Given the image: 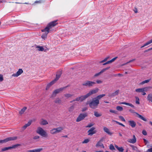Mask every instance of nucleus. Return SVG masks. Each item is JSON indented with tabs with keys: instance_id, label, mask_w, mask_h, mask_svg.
I'll return each mask as SVG.
<instances>
[{
	"instance_id": "nucleus-5",
	"label": "nucleus",
	"mask_w": 152,
	"mask_h": 152,
	"mask_svg": "<svg viewBox=\"0 0 152 152\" xmlns=\"http://www.w3.org/2000/svg\"><path fill=\"white\" fill-rule=\"evenodd\" d=\"M18 137L16 136L7 137L3 140H0V144L6 143L10 141L15 140Z\"/></svg>"
},
{
	"instance_id": "nucleus-32",
	"label": "nucleus",
	"mask_w": 152,
	"mask_h": 152,
	"mask_svg": "<svg viewBox=\"0 0 152 152\" xmlns=\"http://www.w3.org/2000/svg\"><path fill=\"white\" fill-rule=\"evenodd\" d=\"M39 139L40 137L37 135L33 137V139L35 140L36 142L39 141Z\"/></svg>"
},
{
	"instance_id": "nucleus-36",
	"label": "nucleus",
	"mask_w": 152,
	"mask_h": 152,
	"mask_svg": "<svg viewBox=\"0 0 152 152\" xmlns=\"http://www.w3.org/2000/svg\"><path fill=\"white\" fill-rule=\"evenodd\" d=\"M150 80H151V79H148V80H144V81L142 82L141 83H140V84L141 85H142L145 83H148L149 82Z\"/></svg>"
},
{
	"instance_id": "nucleus-17",
	"label": "nucleus",
	"mask_w": 152,
	"mask_h": 152,
	"mask_svg": "<svg viewBox=\"0 0 152 152\" xmlns=\"http://www.w3.org/2000/svg\"><path fill=\"white\" fill-rule=\"evenodd\" d=\"M62 72L61 71H59L57 72L56 74V77L55 79L54 80L56 82L60 77L61 76V75Z\"/></svg>"
},
{
	"instance_id": "nucleus-33",
	"label": "nucleus",
	"mask_w": 152,
	"mask_h": 152,
	"mask_svg": "<svg viewBox=\"0 0 152 152\" xmlns=\"http://www.w3.org/2000/svg\"><path fill=\"white\" fill-rule=\"evenodd\" d=\"M147 99L149 101H151L152 100V94H149L147 96Z\"/></svg>"
},
{
	"instance_id": "nucleus-55",
	"label": "nucleus",
	"mask_w": 152,
	"mask_h": 152,
	"mask_svg": "<svg viewBox=\"0 0 152 152\" xmlns=\"http://www.w3.org/2000/svg\"><path fill=\"white\" fill-rule=\"evenodd\" d=\"M146 152H152V148L148 149Z\"/></svg>"
},
{
	"instance_id": "nucleus-24",
	"label": "nucleus",
	"mask_w": 152,
	"mask_h": 152,
	"mask_svg": "<svg viewBox=\"0 0 152 152\" xmlns=\"http://www.w3.org/2000/svg\"><path fill=\"white\" fill-rule=\"evenodd\" d=\"M55 129L57 134L61 132L64 128L62 127H58L55 128Z\"/></svg>"
},
{
	"instance_id": "nucleus-39",
	"label": "nucleus",
	"mask_w": 152,
	"mask_h": 152,
	"mask_svg": "<svg viewBox=\"0 0 152 152\" xmlns=\"http://www.w3.org/2000/svg\"><path fill=\"white\" fill-rule=\"evenodd\" d=\"M54 102L56 103H60L61 102V101L59 98H57L54 101Z\"/></svg>"
},
{
	"instance_id": "nucleus-47",
	"label": "nucleus",
	"mask_w": 152,
	"mask_h": 152,
	"mask_svg": "<svg viewBox=\"0 0 152 152\" xmlns=\"http://www.w3.org/2000/svg\"><path fill=\"white\" fill-rule=\"evenodd\" d=\"M94 125V124L92 123H90L87 126H86V127H91L92 126H93Z\"/></svg>"
},
{
	"instance_id": "nucleus-57",
	"label": "nucleus",
	"mask_w": 152,
	"mask_h": 152,
	"mask_svg": "<svg viewBox=\"0 0 152 152\" xmlns=\"http://www.w3.org/2000/svg\"><path fill=\"white\" fill-rule=\"evenodd\" d=\"M87 110V108L86 107H84L82 109V112H84L86 110Z\"/></svg>"
},
{
	"instance_id": "nucleus-25",
	"label": "nucleus",
	"mask_w": 152,
	"mask_h": 152,
	"mask_svg": "<svg viewBox=\"0 0 152 152\" xmlns=\"http://www.w3.org/2000/svg\"><path fill=\"white\" fill-rule=\"evenodd\" d=\"M35 48L37 49V50L38 51H43L44 50V48L42 46L36 45Z\"/></svg>"
},
{
	"instance_id": "nucleus-23",
	"label": "nucleus",
	"mask_w": 152,
	"mask_h": 152,
	"mask_svg": "<svg viewBox=\"0 0 152 152\" xmlns=\"http://www.w3.org/2000/svg\"><path fill=\"white\" fill-rule=\"evenodd\" d=\"M129 125L131 126L132 127H134L136 125V123L133 121H129Z\"/></svg>"
},
{
	"instance_id": "nucleus-28",
	"label": "nucleus",
	"mask_w": 152,
	"mask_h": 152,
	"mask_svg": "<svg viewBox=\"0 0 152 152\" xmlns=\"http://www.w3.org/2000/svg\"><path fill=\"white\" fill-rule=\"evenodd\" d=\"M27 109V107H23L19 112V114L21 115L23 114L26 111Z\"/></svg>"
},
{
	"instance_id": "nucleus-6",
	"label": "nucleus",
	"mask_w": 152,
	"mask_h": 152,
	"mask_svg": "<svg viewBox=\"0 0 152 152\" xmlns=\"http://www.w3.org/2000/svg\"><path fill=\"white\" fill-rule=\"evenodd\" d=\"M96 84V83L89 80H86L82 83V85L88 87L93 86Z\"/></svg>"
},
{
	"instance_id": "nucleus-21",
	"label": "nucleus",
	"mask_w": 152,
	"mask_h": 152,
	"mask_svg": "<svg viewBox=\"0 0 152 152\" xmlns=\"http://www.w3.org/2000/svg\"><path fill=\"white\" fill-rule=\"evenodd\" d=\"M102 140H100L97 143L96 145V146L97 147H101L102 148H104V146L103 145V144L101 142Z\"/></svg>"
},
{
	"instance_id": "nucleus-8",
	"label": "nucleus",
	"mask_w": 152,
	"mask_h": 152,
	"mask_svg": "<svg viewBox=\"0 0 152 152\" xmlns=\"http://www.w3.org/2000/svg\"><path fill=\"white\" fill-rule=\"evenodd\" d=\"M21 145L20 144H17L14 145H12V146L9 147H6L2 148L1 150V152H3L4 151H6L10 149H11L15 148H17L18 146H20Z\"/></svg>"
},
{
	"instance_id": "nucleus-3",
	"label": "nucleus",
	"mask_w": 152,
	"mask_h": 152,
	"mask_svg": "<svg viewBox=\"0 0 152 152\" xmlns=\"http://www.w3.org/2000/svg\"><path fill=\"white\" fill-rule=\"evenodd\" d=\"M36 132L43 137H48V134L47 132L41 127H39L37 128Z\"/></svg>"
},
{
	"instance_id": "nucleus-7",
	"label": "nucleus",
	"mask_w": 152,
	"mask_h": 152,
	"mask_svg": "<svg viewBox=\"0 0 152 152\" xmlns=\"http://www.w3.org/2000/svg\"><path fill=\"white\" fill-rule=\"evenodd\" d=\"M88 97L86 94L85 95H82L80 96L77 97L75 98V99L73 100L72 101L74 102L75 101H77L80 102H82L83 101L85 100Z\"/></svg>"
},
{
	"instance_id": "nucleus-11",
	"label": "nucleus",
	"mask_w": 152,
	"mask_h": 152,
	"mask_svg": "<svg viewBox=\"0 0 152 152\" xmlns=\"http://www.w3.org/2000/svg\"><path fill=\"white\" fill-rule=\"evenodd\" d=\"M95 128L93 127L91 128L88 131V135H92L96 132V131L95 130Z\"/></svg>"
},
{
	"instance_id": "nucleus-2",
	"label": "nucleus",
	"mask_w": 152,
	"mask_h": 152,
	"mask_svg": "<svg viewBox=\"0 0 152 152\" xmlns=\"http://www.w3.org/2000/svg\"><path fill=\"white\" fill-rule=\"evenodd\" d=\"M105 95V94H102L97 96L89 103V107L93 109L96 108L99 104V100Z\"/></svg>"
},
{
	"instance_id": "nucleus-22",
	"label": "nucleus",
	"mask_w": 152,
	"mask_h": 152,
	"mask_svg": "<svg viewBox=\"0 0 152 152\" xmlns=\"http://www.w3.org/2000/svg\"><path fill=\"white\" fill-rule=\"evenodd\" d=\"M103 130L105 132L107 133L110 135H111L113 134V133L110 131L109 129L106 127H104Z\"/></svg>"
},
{
	"instance_id": "nucleus-64",
	"label": "nucleus",
	"mask_w": 152,
	"mask_h": 152,
	"mask_svg": "<svg viewBox=\"0 0 152 152\" xmlns=\"http://www.w3.org/2000/svg\"><path fill=\"white\" fill-rule=\"evenodd\" d=\"M94 152H103V151H95Z\"/></svg>"
},
{
	"instance_id": "nucleus-52",
	"label": "nucleus",
	"mask_w": 152,
	"mask_h": 152,
	"mask_svg": "<svg viewBox=\"0 0 152 152\" xmlns=\"http://www.w3.org/2000/svg\"><path fill=\"white\" fill-rule=\"evenodd\" d=\"M135 60V59H133L132 60H130V61H129L128 62H127V63H126V64H128V63H130Z\"/></svg>"
},
{
	"instance_id": "nucleus-46",
	"label": "nucleus",
	"mask_w": 152,
	"mask_h": 152,
	"mask_svg": "<svg viewBox=\"0 0 152 152\" xmlns=\"http://www.w3.org/2000/svg\"><path fill=\"white\" fill-rule=\"evenodd\" d=\"M3 80V77L2 75L0 74V82H2Z\"/></svg>"
},
{
	"instance_id": "nucleus-15",
	"label": "nucleus",
	"mask_w": 152,
	"mask_h": 152,
	"mask_svg": "<svg viewBox=\"0 0 152 152\" xmlns=\"http://www.w3.org/2000/svg\"><path fill=\"white\" fill-rule=\"evenodd\" d=\"M148 88L146 87L142 88H139L135 90V91L138 93H142L143 91H147Z\"/></svg>"
},
{
	"instance_id": "nucleus-13",
	"label": "nucleus",
	"mask_w": 152,
	"mask_h": 152,
	"mask_svg": "<svg viewBox=\"0 0 152 152\" xmlns=\"http://www.w3.org/2000/svg\"><path fill=\"white\" fill-rule=\"evenodd\" d=\"M23 72V71L22 69H20L16 73L13 74L12 76L14 77H18Z\"/></svg>"
},
{
	"instance_id": "nucleus-56",
	"label": "nucleus",
	"mask_w": 152,
	"mask_h": 152,
	"mask_svg": "<svg viewBox=\"0 0 152 152\" xmlns=\"http://www.w3.org/2000/svg\"><path fill=\"white\" fill-rule=\"evenodd\" d=\"M133 10L135 13H137L138 12L137 9L136 7L134 8V9Z\"/></svg>"
},
{
	"instance_id": "nucleus-60",
	"label": "nucleus",
	"mask_w": 152,
	"mask_h": 152,
	"mask_svg": "<svg viewBox=\"0 0 152 152\" xmlns=\"http://www.w3.org/2000/svg\"><path fill=\"white\" fill-rule=\"evenodd\" d=\"M115 147L117 149H118L119 148V147H118L117 145H115Z\"/></svg>"
},
{
	"instance_id": "nucleus-44",
	"label": "nucleus",
	"mask_w": 152,
	"mask_h": 152,
	"mask_svg": "<svg viewBox=\"0 0 152 152\" xmlns=\"http://www.w3.org/2000/svg\"><path fill=\"white\" fill-rule=\"evenodd\" d=\"M118 58L117 57H115L113 59H112L111 60L109 61L110 62V63L113 62L114 61H115Z\"/></svg>"
},
{
	"instance_id": "nucleus-19",
	"label": "nucleus",
	"mask_w": 152,
	"mask_h": 152,
	"mask_svg": "<svg viewBox=\"0 0 152 152\" xmlns=\"http://www.w3.org/2000/svg\"><path fill=\"white\" fill-rule=\"evenodd\" d=\"M56 82H55L54 80L51 81L47 85L46 88V90H48L49 88L54 84Z\"/></svg>"
},
{
	"instance_id": "nucleus-35",
	"label": "nucleus",
	"mask_w": 152,
	"mask_h": 152,
	"mask_svg": "<svg viewBox=\"0 0 152 152\" xmlns=\"http://www.w3.org/2000/svg\"><path fill=\"white\" fill-rule=\"evenodd\" d=\"M135 98L136 99V103L137 104H140L139 98L137 96H136Z\"/></svg>"
},
{
	"instance_id": "nucleus-26",
	"label": "nucleus",
	"mask_w": 152,
	"mask_h": 152,
	"mask_svg": "<svg viewBox=\"0 0 152 152\" xmlns=\"http://www.w3.org/2000/svg\"><path fill=\"white\" fill-rule=\"evenodd\" d=\"M136 113L138 117L139 118H140L141 119L144 121H147V119L145 118L144 117L142 116V115L139 114L138 113Z\"/></svg>"
},
{
	"instance_id": "nucleus-48",
	"label": "nucleus",
	"mask_w": 152,
	"mask_h": 152,
	"mask_svg": "<svg viewBox=\"0 0 152 152\" xmlns=\"http://www.w3.org/2000/svg\"><path fill=\"white\" fill-rule=\"evenodd\" d=\"M74 106L73 105L72 106H71V107L69 108V111H72L73 109H74Z\"/></svg>"
},
{
	"instance_id": "nucleus-27",
	"label": "nucleus",
	"mask_w": 152,
	"mask_h": 152,
	"mask_svg": "<svg viewBox=\"0 0 152 152\" xmlns=\"http://www.w3.org/2000/svg\"><path fill=\"white\" fill-rule=\"evenodd\" d=\"M47 121L45 120H42L40 122V124L41 125H45L48 124Z\"/></svg>"
},
{
	"instance_id": "nucleus-20",
	"label": "nucleus",
	"mask_w": 152,
	"mask_h": 152,
	"mask_svg": "<svg viewBox=\"0 0 152 152\" xmlns=\"http://www.w3.org/2000/svg\"><path fill=\"white\" fill-rule=\"evenodd\" d=\"M42 150H43L42 148H39L33 150H28L26 152H40Z\"/></svg>"
},
{
	"instance_id": "nucleus-34",
	"label": "nucleus",
	"mask_w": 152,
	"mask_h": 152,
	"mask_svg": "<svg viewBox=\"0 0 152 152\" xmlns=\"http://www.w3.org/2000/svg\"><path fill=\"white\" fill-rule=\"evenodd\" d=\"M50 133L52 134H56V131L55 128H53L50 131Z\"/></svg>"
},
{
	"instance_id": "nucleus-62",
	"label": "nucleus",
	"mask_w": 152,
	"mask_h": 152,
	"mask_svg": "<svg viewBox=\"0 0 152 152\" xmlns=\"http://www.w3.org/2000/svg\"><path fill=\"white\" fill-rule=\"evenodd\" d=\"M149 123L152 126V122H151V121H150Z\"/></svg>"
},
{
	"instance_id": "nucleus-18",
	"label": "nucleus",
	"mask_w": 152,
	"mask_h": 152,
	"mask_svg": "<svg viewBox=\"0 0 152 152\" xmlns=\"http://www.w3.org/2000/svg\"><path fill=\"white\" fill-rule=\"evenodd\" d=\"M32 123V121H29L28 122V123L26 124H25L24 126H23L22 128V129L23 130H25L27 127L30 126Z\"/></svg>"
},
{
	"instance_id": "nucleus-49",
	"label": "nucleus",
	"mask_w": 152,
	"mask_h": 152,
	"mask_svg": "<svg viewBox=\"0 0 152 152\" xmlns=\"http://www.w3.org/2000/svg\"><path fill=\"white\" fill-rule=\"evenodd\" d=\"M142 134L144 135H147V132L146 131L144 130L142 131Z\"/></svg>"
},
{
	"instance_id": "nucleus-50",
	"label": "nucleus",
	"mask_w": 152,
	"mask_h": 152,
	"mask_svg": "<svg viewBox=\"0 0 152 152\" xmlns=\"http://www.w3.org/2000/svg\"><path fill=\"white\" fill-rule=\"evenodd\" d=\"M110 112L111 113L115 114H116V112L115 111L112 110H110Z\"/></svg>"
},
{
	"instance_id": "nucleus-63",
	"label": "nucleus",
	"mask_w": 152,
	"mask_h": 152,
	"mask_svg": "<svg viewBox=\"0 0 152 152\" xmlns=\"http://www.w3.org/2000/svg\"><path fill=\"white\" fill-rule=\"evenodd\" d=\"M144 140L145 142H147V141L145 139H144Z\"/></svg>"
},
{
	"instance_id": "nucleus-37",
	"label": "nucleus",
	"mask_w": 152,
	"mask_h": 152,
	"mask_svg": "<svg viewBox=\"0 0 152 152\" xmlns=\"http://www.w3.org/2000/svg\"><path fill=\"white\" fill-rule=\"evenodd\" d=\"M116 109L119 111H122L123 110V108L122 107L118 106L116 107Z\"/></svg>"
},
{
	"instance_id": "nucleus-53",
	"label": "nucleus",
	"mask_w": 152,
	"mask_h": 152,
	"mask_svg": "<svg viewBox=\"0 0 152 152\" xmlns=\"http://www.w3.org/2000/svg\"><path fill=\"white\" fill-rule=\"evenodd\" d=\"M117 124H118L121 125V126H123V127H125V125H124V124H122V123H120L119 122H117Z\"/></svg>"
},
{
	"instance_id": "nucleus-42",
	"label": "nucleus",
	"mask_w": 152,
	"mask_h": 152,
	"mask_svg": "<svg viewBox=\"0 0 152 152\" xmlns=\"http://www.w3.org/2000/svg\"><path fill=\"white\" fill-rule=\"evenodd\" d=\"M119 118L120 119L121 121H124V122H125L126 121H125V119L122 116H119Z\"/></svg>"
},
{
	"instance_id": "nucleus-30",
	"label": "nucleus",
	"mask_w": 152,
	"mask_h": 152,
	"mask_svg": "<svg viewBox=\"0 0 152 152\" xmlns=\"http://www.w3.org/2000/svg\"><path fill=\"white\" fill-rule=\"evenodd\" d=\"M121 104H125L131 106L132 107H134V106L132 104L126 103V102H122L121 103Z\"/></svg>"
},
{
	"instance_id": "nucleus-10",
	"label": "nucleus",
	"mask_w": 152,
	"mask_h": 152,
	"mask_svg": "<svg viewBox=\"0 0 152 152\" xmlns=\"http://www.w3.org/2000/svg\"><path fill=\"white\" fill-rule=\"evenodd\" d=\"M99 89L98 88H95V89H92L89 92L86 94L88 97L91 95L96 94L99 91Z\"/></svg>"
},
{
	"instance_id": "nucleus-29",
	"label": "nucleus",
	"mask_w": 152,
	"mask_h": 152,
	"mask_svg": "<svg viewBox=\"0 0 152 152\" xmlns=\"http://www.w3.org/2000/svg\"><path fill=\"white\" fill-rule=\"evenodd\" d=\"M94 115L96 117H99L102 115L101 113H99L98 112L94 111Z\"/></svg>"
},
{
	"instance_id": "nucleus-61",
	"label": "nucleus",
	"mask_w": 152,
	"mask_h": 152,
	"mask_svg": "<svg viewBox=\"0 0 152 152\" xmlns=\"http://www.w3.org/2000/svg\"><path fill=\"white\" fill-rule=\"evenodd\" d=\"M112 121H113V122H115L116 123H117V122H118V121H115V120H113Z\"/></svg>"
},
{
	"instance_id": "nucleus-16",
	"label": "nucleus",
	"mask_w": 152,
	"mask_h": 152,
	"mask_svg": "<svg viewBox=\"0 0 152 152\" xmlns=\"http://www.w3.org/2000/svg\"><path fill=\"white\" fill-rule=\"evenodd\" d=\"M127 141L128 142L130 143L133 144L135 143L136 142V138L135 136L134 135L133 136V138L132 139H128Z\"/></svg>"
},
{
	"instance_id": "nucleus-58",
	"label": "nucleus",
	"mask_w": 152,
	"mask_h": 152,
	"mask_svg": "<svg viewBox=\"0 0 152 152\" xmlns=\"http://www.w3.org/2000/svg\"><path fill=\"white\" fill-rule=\"evenodd\" d=\"M146 91H143V92H142V94L143 95H145L146 94V93H145V92H146Z\"/></svg>"
},
{
	"instance_id": "nucleus-4",
	"label": "nucleus",
	"mask_w": 152,
	"mask_h": 152,
	"mask_svg": "<svg viewBox=\"0 0 152 152\" xmlns=\"http://www.w3.org/2000/svg\"><path fill=\"white\" fill-rule=\"evenodd\" d=\"M66 88V87H64L63 88H60L57 89L53 91L52 94L51 95V97H55L56 96L57 94L63 91V90L65 89Z\"/></svg>"
},
{
	"instance_id": "nucleus-41",
	"label": "nucleus",
	"mask_w": 152,
	"mask_h": 152,
	"mask_svg": "<svg viewBox=\"0 0 152 152\" xmlns=\"http://www.w3.org/2000/svg\"><path fill=\"white\" fill-rule=\"evenodd\" d=\"M73 94H67V98H71L74 96Z\"/></svg>"
},
{
	"instance_id": "nucleus-12",
	"label": "nucleus",
	"mask_w": 152,
	"mask_h": 152,
	"mask_svg": "<svg viewBox=\"0 0 152 152\" xmlns=\"http://www.w3.org/2000/svg\"><path fill=\"white\" fill-rule=\"evenodd\" d=\"M120 92V91L119 90H117L115 91L114 92H113L111 94H109L108 95V96L109 97H114L115 96L118 95Z\"/></svg>"
},
{
	"instance_id": "nucleus-54",
	"label": "nucleus",
	"mask_w": 152,
	"mask_h": 152,
	"mask_svg": "<svg viewBox=\"0 0 152 152\" xmlns=\"http://www.w3.org/2000/svg\"><path fill=\"white\" fill-rule=\"evenodd\" d=\"M110 63V61H107L106 62L104 63V64H103V65H105L106 64H109Z\"/></svg>"
},
{
	"instance_id": "nucleus-43",
	"label": "nucleus",
	"mask_w": 152,
	"mask_h": 152,
	"mask_svg": "<svg viewBox=\"0 0 152 152\" xmlns=\"http://www.w3.org/2000/svg\"><path fill=\"white\" fill-rule=\"evenodd\" d=\"M110 149L111 150L115 149L114 146L112 144H111L110 146Z\"/></svg>"
},
{
	"instance_id": "nucleus-1",
	"label": "nucleus",
	"mask_w": 152,
	"mask_h": 152,
	"mask_svg": "<svg viewBox=\"0 0 152 152\" xmlns=\"http://www.w3.org/2000/svg\"><path fill=\"white\" fill-rule=\"evenodd\" d=\"M57 21V20H56L50 22L45 28L41 30L42 32H44L41 36V38L42 39L45 40L47 38L48 33L54 31L52 28L58 24V23H56Z\"/></svg>"
},
{
	"instance_id": "nucleus-51",
	"label": "nucleus",
	"mask_w": 152,
	"mask_h": 152,
	"mask_svg": "<svg viewBox=\"0 0 152 152\" xmlns=\"http://www.w3.org/2000/svg\"><path fill=\"white\" fill-rule=\"evenodd\" d=\"M96 82L98 84H100L102 83V82L100 80H97L96 81Z\"/></svg>"
},
{
	"instance_id": "nucleus-59",
	"label": "nucleus",
	"mask_w": 152,
	"mask_h": 152,
	"mask_svg": "<svg viewBox=\"0 0 152 152\" xmlns=\"http://www.w3.org/2000/svg\"><path fill=\"white\" fill-rule=\"evenodd\" d=\"M41 2V1H37L35 2V3H40Z\"/></svg>"
},
{
	"instance_id": "nucleus-38",
	"label": "nucleus",
	"mask_w": 152,
	"mask_h": 152,
	"mask_svg": "<svg viewBox=\"0 0 152 152\" xmlns=\"http://www.w3.org/2000/svg\"><path fill=\"white\" fill-rule=\"evenodd\" d=\"M109 57L108 56L105 58L104 60L99 62V63H102L106 61L109 58Z\"/></svg>"
},
{
	"instance_id": "nucleus-45",
	"label": "nucleus",
	"mask_w": 152,
	"mask_h": 152,
	"mask_svg": "<svg viewBox=\"0 0 152 152\" xmlns=\"http://www.w3.org/2000/svg\"><path fill=\"white\" fill-rule=\"evenodd\" d=\"M120 152H122L124 151V149L122 147H119L118 149Z\"/></svg>"
},
{
	"instance_id": "nucleus-9",
	"label": "nucleus",
	"mask_w": 152,
	"mask_h": 152,
	"mask_svg": "<svg viewBox=\"0 0 152 152\" xmlns=\"http://www.w3.org/2000/svg\"><path fill=\"white\" fill-rule=\"evenodd\" d=\"M87 116V114L86 113L80 114L77 118L76 121L77 122H79L84 119Z\"/></svg>"
},
{
	"instance_id": "nucleus-14",
	"label": "nucleus",
	"mask_w": 152,
	"mask_h": 152,
	"mask_svg": "<svg viewBox=\"0 0 152 152\" xmlns=\"http://www.w3.org/2000/svg\"><path fill=\"white\" fill-rule=\"evenodd\" d=\"M110 68V67H108L105 68L103 69L99 72L95 74V75H94V77H96L100 75L102 73L104 72L105 71L108 69L109 68Z\"/></svg>"
},
{
	"instance_id": "nucleus-31",
	"label": "nucleus",
	"mask_w": 152,
	"mask_h": 152,
	"mask_svg": "<svg viewBox=\"0 0 152 152\" xmlns=\"http://www.w3.org/2000/svg\"><path fill=\"white\" fill-rule=\"evenodd\" d=\"M152 43V39L148 41L145 44L143 45L141 47V48H142L148 45L151 43Z\"/></svg>"
},
{
	"instance_id": "nucleus-40",
	"label": "nucleus",
	"mask_w": 152,
	"mask_h": 152,
	"mask_svg": "<svg viewBox=\"0 0 152 152\" xmlns=\"http://www.w3.org/2000/svg\"><path fill=\"white\" fill-rule=\"evenodd\" d=\"M90 141V140L89 139H85L83 142V143H88Z\"/></svg>"
}]
</instances>
